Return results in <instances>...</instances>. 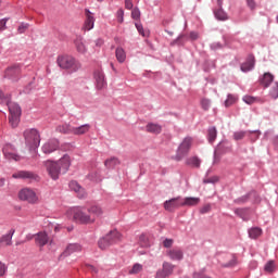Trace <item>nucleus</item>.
<instances>
[{
	"label": "nucleus",
	"mask_w": 278,
	"mask_h": 278,
	"mask_svg": "<svg viewBox=\"0 0 278 278\" xmlns=\"http://www.w3.org/2000/svg\"><path fill=\"white\" fill-rule=\"evenodd\" d=\"M56 64L63 71H71L72 73H77V71L81 68V63H79L73 55L68 54L59 55Z\"/></svg>",
	"instance_id": "1"
},
{
	"label": "nucleus",
	"mask_w": 278,
	"mask_h": 278,
	"mask_svg": "<svg viewBox=\"0 0 278 278\" xmlns=\"http://www.w3.org/2000/svg\"><path fill=\"white\" fill-rule=\"evenodd\" d=\"M71 212L75 223H79L80 225H92V223H94V217L90 216L86 207H74Z\"/></svg>",
	"instance_id": "2"
},
{
	"label": "nucleus",
	"mask_w": 278,
	"mask_h": 278,
	"mask_svg": "<svg viewBox=\"0 0 278 278\" xmlns=\"http://www.w3.org/2000/svg\"><path fill=\"white\" fill-rule=\"evenodd\" d=\"M24 138L30 149H38L40 147V132L38 130L34 128L25 130Z\"/></svg>",
	"instance_id": "3"
},
{
	"label": "nucleus",
	"mask_w": 278,
	"mask_h": 278,
	"mask_svg": "<svg viewBox=\"0 0 278 278\" xmlns=\"http://www.w3.org/2000/svg\"><path fill=\"white\" fill-rule=\"evenodd\" d=\"M192 142H194L192 137H186L181 141V143L178 146L177 153H176L177 162H181V160L184 157H186V155H188V153H190V149L192 148Z\"/></svg>",
	"instance_id": "4"
},
{
	"label": "nucleus",
	"mask_w": 278,
	"mask_h": 278,
	"mask_svg": "<svg viewBox=\"0 0 278 278\" xmlns=\"http://www.w3.org/2000/svg\"><path fill=\"white\" fill-rule=\"evenodd\" d=\"M43 166L49 177H51V179H53L54 181L60 179V174L62 173V169L60 168V165L58 162L48 160L43 162Z\"/></svg>",
	"instance_id": "5"
},
{
	"label": "nucleus",
	"mask_w": 278,
	"mask_h": 278,
	"mask_svg": "<svg viewBox=\"0 0 278 278\" xmlns=\"http://www.w3.org/2000/svg\"><path fill=\"white\" fill-rule=\"evenodd\" d=\"M18 199L20 201H25L26 203H30L31 205L38 203V194H36V191H34V189L30 188H24L20 190Z\"/></svg>",
	"instance_id": "6"
},
{
	"label": "nucleus",
	"mask_w": 278,
	"mask_h": 278,
	"mask_svg": "<svg viewBox=\"0 0 278 278\" xmlns=\"http://www.w3.org/2000/svg\"><path fill=\"white\" fill-rule=\"evenodd\" d=\"M123 238V236L121 235V232H118V230H112L110 233H108L105 237L101 238L98 241V247L99 249H105V245H103V242H106L111 244H116V242H121V239Z\"/></svg>",
	"instance_id": "7"
},
{
	"label": "nucleus",
	"mask_w": 278,
	"mask_h": 278,
	"mask_svg": "<svg viewBox=\"0 0 278 278\" xmlns=\"http://www.w3.org/2000/svg\"><path fill=\"white\" fill-rule=\"evenodd\" d=\"M2 151L5 160H9V162H21V155L16 153L14 146L7 144Z\"/></svg>",
	"instance_id": "8"
},
{
	"label": "nucleus",
	"mask_w": 278,
	"mask_h": 278,
	"mask_svg": "<svg viewBox=\"0 0 278 278\" xmlns=\"http://www.w3.org/2000/svg\"><path fill=\"white\" fill-rule=\"evenodd\" d=\"M60 149V141L58 139H49L43 146L41 147L42 153L49 155L54 151Z\"/></svg>",
	"instance_id": "9"
},
{
	"label": "nucleus",
	"mask_w": 278,
	"mask_h": 278,
	"mask_svg": "<svg viewBox=\"0 0 278 278\" xmlns=\"http://www.w3.org/2000/svg\"><path fill=\"white\" fill-rule=\"evenodd\" d=\"M4 77L11 79V81H18L21 79V66L13 65L5 70Z\"/></svg>",
	"instance_id": "10"
},
{
	"label": "nucleus",
	"mask_w": 278,
	"mask_h": 278,
	"mask_svg": "<svg viewBox=\"0 0 278 278\" xmlns=\"http://www.w3.org/2000/svg\"><path fill=\"white\" fill-rule=\"evenodd\" d=\"M93 77L96 80L97 90H103L104 88H108V83L105 81V74H103V71H96Z\"/></svg>",
	"instance_id": "11"
},
{
	"label": "nucleus",
	"mask_w": 278,
	"mask_h": 278,
	"mask_svg": "<svg viewBox=\"0 0 278 278\" xmlns=\"http://www.w3.org/2000/svg\"><path fill=\"white\" fill-rule=\"evenodd\" d=\"M173 270H174L173 264H170L168 262H164L162 269H159L156 271L155 278L170 277V275H173Z\"/></svg>",
	"instance_id": "12"
},
{
	"label": "nucleus",
	"mask_w": 278,
	"mask_h": 278,
	"mask_svg": "<svg viewBox=\"0 0 278 278\" xmlns=\"http://www.w3.org/2000/svg\"><path fill=\"white\" fill-rule=\"evenodd\" d=\"M14 233H16V230L14 228H11L8 230L7 233L0 236V249L1 247H12V238H14Z\"/></svg>",
	"instance_id": "13"
},
{
	"label": "nucleus",
	"mask_w": 278,
	"mask_h": 278,
	"mask_svg": "<svg viewBox=\"0 0 278 278\" xmlns=\"http://www.w3.org/2000/svg\"><path fill=\"white\" fill-rule=\"evenodd\" d=\"M0 103H7L10 112V116H21V106L14 102L8 101L5 97L2 96V99L0 100Z\"/></svg>",
	"instance_id": "14"
},
{
	"label": "nucleus",
	"mask_w": 278,
	"mask_h": 278,
	"mask_svg": "<svg viewBox=\"0 0 278 278\" xmlns=\"http://www.w3.org/2000/svg\"><path fill=\"white\" fill-rule=\"evenodd\" d=\"M80 251H81V245L79 243H71L66 247L64 252L60 255L59 260L68 257V255H73V253H79Z\"/></svg>",
	"instance_id": "15"
},
{
	"label": "nucleus",
	"mask_w": 278,
	"mask_h": 278,
	"mask_svg": "<svg viewBox=\"0 0 278 278\" xmlns=\"http://www.w3.org/2000/svg\"><path fill=\"white\" fill-rule=\"evenodd\" d=\"M85 25L84 28L86 29V31H90V29L94 28V14L92 12H90V10L85 9Z\"/></svg>",
	"instance_id": "16"
},
{
	"label": "nucleus",
	"mask_w": 278,
	"mask_h": 278,
	"mask_svg": "<svg viewBox=\"0 0 278 278\" xmlns=\"http://www.w3.org/2000/svg\"><path fill=\"white\" fill-rule=\"evenodd\" d=\"M35 244H37V247H46V244H49V235H47V232L45 231H40L38 233L35 235Z\"/></svg>",
	"instance_id": "17"
},
{
	"label": "nucleus",
	"mask_w": 278,
	"mask_h": 278,
	"mask_svg": "<svg viewBox=\"0 0 278 278\" xmlns=\"http://www.w3.org/2000/svg\"><path fill=\"white\" fill-rule=\"evenodd\" d=\"M87 212L89 216L93 217V223L99 218V216H103V208L100 205L92 204L87 207Z\"/></svg>",
	"instance_id": "18"
},
{
	"label": "nucleus",
	"mask_w": 278,
	"mask_h": 278,
	"mask_svg": "<svg viewBox=\"0 0 278 278\" xmlns=\"http://www.w3.org/2000/svg\"><path fill=\"white\" fill-rule=\"evenodd\" d=\"M13 179H38V175L27 172V170H20L12 175Z\"/></svg>",
	"instance_id": "19"
},
{
	"label": "nucleus",
	"mask_w": 278,
	"mask_h": 278,
	"mask_svg": "<svg viewBox=\"0 0 278 278\" xmlns=\"http://www.w3.org/2000/svg\"><path fill=\"white\" fill-rule=\"evenodd\" d=\"M56 163H59V168H61L62 173H67L68 168H71V156L65 154Z\"/></svg>",
	"instance_id": "20"
},
{
	"label": "nucleus",
	"mask_w": 278,
	"mask_h": 278,
	"mask_svg": "<svg viewBox=\"0 0 278 278\" xmlns=\"http://www.w3.org/2000/svg\"><path fill=\"white\" fill-rule=\"evenodd\" d=\"M255 66V56L249 55L247 61L241 64V71L243 73H249V71H253Z\"/></svg>",
	"instance_id": "21"
},
{
	"label": "nucleus",
	"mask_w": 278,
	"mask_h": 278,
	"mask_svg": "<svg viewBox=\"0 0 278 278\" xmlns=\"http://www.w3.org/2000/svg\"><path fill=\"white\" fill-rule=\"evenodd\" d=\"M90 131V124H84L78 127L72 126V135L73 136H84L85 134H88Z\"/></svg>",
	"instance_id": "22"
},
{
	"label": "nucleus",
	"mask_w": 278,
	"mask_h": 278,
	"mask_svg": "<svg viewBox=\"0 0 278 278\" xmlns=\"http://www.w3.org/2000/svg\"><path fill=\"white\" fill-rule=\"evenodd\" d=\"M70 188L71 190H74V192H77L79 199H84V197H86V191L84 190V188H81V186H79L77 181L72 180L70 182Z\"/></svg>",
	"instance_id": "23"
},
{
	"label": "nucleus",
	"mask_w": 278,
	"mask_h": 278,
	"mask_svg": "<svg viewBox=\"0 0 278 278\" xmlns=\"http://www.w3.org/2000/svg\"><path fill=\"white\" fill-rule=\"evenodd\" d=\"M74 45H75L78 53L84 54L88 51V49L86 48V43L84 42V38H81V37H77L74 40Z\"/></svg>",
	"instance_id": "24"
},
{
	"label": "nucleus",
	"mask_w": 278,
	"mask_h": 278,
	"mask_svg": "<svg viewBox=\"0 0 278 278\" xmlns=\"http://www.w3.org/2000/svg\"><path fill=\"white\" fill-rule=\"evenodd\" d=\"M186 164L191 168H201V159L199 156H190L186 160Z\"/></svg>",
	"instance_id": "25"
},
{
	"label": "nucleus",
	"mask_w": 278,
	"mask_h": 278,
	"mask_svg": "<svg viewBox=\"0 0 278 278\" xmlns=\"http://www.w3.org/2000/svg\"><path fill=\"white\" fill-rule=\"evenodd\" d=\"M146 130L148 131V134H162V126L159 124L149 123L146 126Z\"/></svg>",
	"instance_id": "26"
},
{
	"label": "nucleus",
	"mask_w": 278,
	"mask_h": 278,
	"mask_svg": "<svg viewBox=\"0 0 278 278\" xmlns=\"http://www.w3.org/2000/svg\"><path fill=\"white\" fill-rule=\"evenodd\" d=\"M115 58H116L117 62H119V64H123V62H125V60H127V53L125 52V49H123L121 47L116 48Z\"/></svg>",
	"instance_id": "27"
},
{
	"label": "nucleus",
	"mask_w": 278,
	"mask_h": 278,
	"mask_svg": "<svg viewBox=\"0 0 278 278\" xmlns=\"http://www.w3.org/2000/svg\"><path fill=\"white\" fill-rule=\"evenodd\" d=\"M144 267L142 266V264L136 263L128 270V275H140Z\"/></svg>",
	"instance_id": "28"
},
{
	"label": "nucleus",
	"mask_w": 278,
	"mask_h": 278,
	"mask_svg": "<svg viewBox=\"0 0 278 278\" xmlns=\"http://www.w3.org/2000/svg\"><path fill=\"white\" fill-rule=\"evenodd\" d=\"M242 101H244V103H247L248 105H253V103H264L262 99L252 96H244L242 98Z\"/></svg>",
	"instance_id": "29"
},
{
	"label": "nucleus",
	"mask_w": 278,
	"mask_h": 278,
	"mask_svg": "<svg viewBox=\"0 0 278 278\" xmlns=\"http://www.w3.org/2000/svg\"><path fill=\"white\" fill-rule=\"evenodd\" d=\"M56 131H59V134H73V126L70 124L59 125Z\"/></svg>",
	"instance_id": "30"
},
{
	"label": "nucleus",
	"mask_w": 278,
	"mask_h": 278,
	"mask_svg": "<svg viewBox=\"0 0 278 278\" xmlns=\"http://www.w3.org/2000/svg\"><path fill=\"white\" fill-rule=\"evenodd\" d=\"M217 136H218V130H216V127L208 128V130H207V138H208V142L211 144L213 142H215Z\"/></svg>",
	"instance_id": "31"
},
{
	"label": "nucleus",
	"mask_w": 278,
	"mask_h": 278,
	"mask_svg": "<svg viewBox=\"0 0 278 278\" xmlns=\"http://www.w3.org/2000/svg\"><path fill=\"white\" fill-rule=\"evenodd\" d=\"M273 75L270 73H265L263 76V79L261 81V84L265 87L268 88L270 86V84H273Z\"/></svg>",
	"instance_id": "32"
},
{
	"label": "nucleus",
	"mask_w": 278,
	"mask_h": 278,
	"mask_svg": "<svg viewBox=\"0 0 278 278\" xmlns=\"http://www.w3.org/2000/svg\"><path fill=\"white\" fill-rule=\"evenodd\" d=\"M9 123L13 129L18 127V123H21V115H9Z\"/></svg>",
	"instance_id": "33"
},
{
	"label": "nucleus",
	"mask_w": 278,
	"mask_h": 278,
	"mask_svg": "<svg viewBox=\"0 0 278 278\" xmlns=\"http://www.w3.org/2000/svg\"><path fill=\"white\" fill-rule=\"evenodd\" d=\"M262 236V229L261 228H252L249 230V237L252 238V240H257Z\"/></svg>",
	"instance_id": "34"
},
{
	"label": "nucleus",
	"mask_w": 278,
	"mask_h": 278,
	"mask_svg": "<svg viewBox=\"0 0 278 278\" xmlns=\"http://www.w3.org/2000/svg\"><path fill=\"white\" fill-rule=\"evenodd\" d=\"M118 164H121V161H118L117 157H111L104 162L106 168H114V166H118Z\"/></svg>",
	"instance_id": "35"
},
{
	"label": "nucleus",
	"mask_w": 278,
	"mask_h": 278,
	"mask_svg": "<svg viewBox=\"0 0 278 278\" xmlns=\"http://www.w3.org/2000/svg\"><path fill=\"white\" fill-rule=\"evenodd\" d=\"M215 16L218 21H227V18H229L227 16V13H225V11H223V9L215 11Z\"/></svg>",
	"instance_id": "36"
},
{
	"label": "nucleus",
	"mask_w": 278,
	"mask_h": 278,
	"mask_svg": "<svg viewBox=\"0 0 278 278\" xmlns=\"http://www.w3.org/2000/svg\"><path fill=\"white\" fill-rule=\"evenodd\" d=\"M199 198H186L182 205H199Z\"/></svg>",
	"instance_id": "37"
},
{
	"label": "nucleus",
	"mask_w": 278,
	"mask_h": 278,
	"mask_svg": "<svg viewBox=\"0 0 278 278\" xmlns=\"http://www.w3.org/2000/svg\"><path fill=\"white\" fill-rule=\"evenodd\" d=\"M135 26L136 29L139 31L140 36H142L143 38H147V36H149V33L144 30V27L140 23L136 22Z\"/></svg>",
	"instance_id": "38"
},
{
	"label": "nucleus",
	"mask_w": 278,
	"mask_h": 278,
	"mask_svg": "<svg viewBox=\"0 0 278 278\" xmlns=\"http://www.w3.org/2000/svg\"><path fill=\"white\" fill-rule=\"evenodd\" d=\"M140 16H141L140 9L138 7L134 8L131 11V20L140 21Z\"/></svg>",
	"instance_id": "39"
},
{
	"label": "nucleus",
	"mask_w": 278,
	"mask_h": 278,
	"mask_svg": "<svg viewBox=\"0 0 278 278\" xmlns=\"http://www.w3.org/2000/svg\"><path fill=\"white\" fill-rule=\"evenodd\" d=\"M164 207L167 212H173L175 210V199H170L164 203Z\"/></svg>",
	"instance_id": "40"
},
{
	"label": "nucleus",
	"mask_w": 278,
	"mask_h": 278,
	"mask_svg": "<svg viewBox=\"0 0 278 278\" xmlns=\"http://www.w3.org/2000/svg\"><path fill=\"white\" fill-rule=\"evenodd\" d=\"M139 242L141 247H151V243H149V237H147L146 235H141L139 237Z\"/></svg>",
	"instance_id": "41"
},
{
	"label": "nucleus",
	"mask_w": 278,
	"mask_h": 278,
	"mask_svg": "<svg viewBox=\"0 0 278 278\" xmlns=\"http://www.w3.org/2000/svg\"><path fill=\"white\" fill-rule=\"evenodd\" d=\"M247 212H249V210L247 208H237L235 211V214H237V216H240V218H243V220H247Z\"/></svg>",
	"instance_id": "42"
},
{
	"label": "nucleus",
	"mask_w": 278,
	"mask_h": 278,
	"mask_svg": "<svg viewBox=\"0 0 278 278\" xmlns=\"http://www.w3.org/2000/svg\"><path fill=\"white\" fill-rule=\"evenodd\" d=\"M270 97H273V99H278V84L275 83L269 91Z\"/></svg>",
	"instance_id": "43"
},
{
	"label": "nucleus",
	"mask_w": 278,
	"mask_h": 278,
	"mask_svg": "<svg viewBox=\"0 0 278 278\" xmlns=\"http://www.w3.org/2000/svg\"><path fill=\"white\" fill-rule=\"evenodd\" d=\"M233 103H236V98L233 97V94H228L225 101V106L230 108V105H233Z\"/></svg>",
	"instance_id": "44"
},
{
	"label": "nucleus",
	"mask_w": 278,
	"mask_h": 278,
	"mask_svg": "<svg viewBox=\"0 0 278 278\" xmlns=\"http://www.w3.org/2000/svg\"><path fill=\"white\" fill-rule=\"evenodd\" d=\"M247 136V131L240 130L233 134V140H242Z\"/></svg>",
	"instance_id": "45"
},
{
	"label": "nucleus",
	"mask_w": 278,
	"mask_h": 278,
	"mask_svg": "<svg viewBox=\"0 0 278 278\" xmlns=\"http://www.w3.org/2000/svg\"><path fill=\"white\" fill-rule=\"evenodd\" d=\"M29 29V24L27 23H22L18 28H17V33L18 34H25L26 30Z\"/></svg>",
	"instance_id": "46"
},
{
	"label": "nucleus",
	"mask_w": 278,
	"mask_h": 278,
	"mask_svg": "<svg viewBox=\"0 0 278 278\" xmlns=\"http://www.w3.org/2000/svg\"><path fill=\"white\" fill-rule=\"evenodd\" d=\"M116 16H117V22L118 23H124L125 21V11H123V9H119L116 13Z\"/></svg>",
	"instance_id": "47"
},
{
	"label": "nucleus",
	"mask_w": 278,
	"mask_h": 278,
	"mask_svg": "<svg viewBox=\"0 0 278 278\" xmlns=\"http://www.w3.org/2000/svg\"><path fill=\"white\" fill-rule=\"evenodd\" d=\"M201 105H202V109L207 111V110H210V105H212V102L208 99H202Z\"/></svg>",
	"instance_id": "48"
},
{
	"label": "nucleus",
	"mask_w": 278,
	"mask_h": 278,
	"mask_svg": "<svg viewBox=\"0 0 278 278\" xmlns=\"http://www.w3.org/2000/svg\"><path fill=\"white\" fill-rule=\"evenodd\" d=\"M273 270H275V263L273 261H269L266 265H265V271L266 273H273Z\"/></svg>",
	"instance_id": "49"
},
{
	"label": "nucleus",
	"mask_w": 278,
	"mask_h": 278,
	"mask_svg": "<svg viewBox=\"0 0 278 278\" xmlns=\"http://www.w3.org/2000/svg\"><path fill=\"white\" fill-rule=\"evenodd\" d=\"M204 184H218V176H213L203 180Z\"/></svg>",
	"instance_id": "50"
},
{
	"label": "nucleus",
	"mask_w": 278,
	"mask_h": 278,
	"mask_svg": "<svg viewBox=\"0 0 278 278\" xmlns=\"http://www.w3.org/2000/svg\"><path fill=\"white\" fill-rule=\"evenodd\" d=\"M174 240L173 239H165L164 241H163V247H164V249H170V247H173V244H174Z\"/></svg>",
	"instance_id": "51"
},
{
	"label": "nucleus",
	"mask_w": 278,
	"mask_h": 278,
	"mask_svg": "<svg viewBox=\"0 0 278 278\" xmlns=\"http://www.w3.org/2000/svg\"><path fill=\"white\" fill-rule=\"evenodd\" d=\"M7 24H8V18L0 20V31L8 29V27L5 26Z\"/></svg>",
	"instance_id": "52"
},
{
	"label": "nucleus",
	"mask_w": 278,
	"mask_h": 278,
	"mask_svg": "<svg viewBox=\"0 0 278 278\" xmlns=\"http://www.w3.org/2000/svg\"><path fill=\"white\" fill-rule=\"evenodd\" d=\"M210 210H212V206H211L210 204H206V205H204V206L200 210V212H201V214H207V212H210Z\"/></svg>",
	"instance_id": "53"
},
{
	"label": "nucleus",
	"mask_w": 278,
	"mask_h": 278,
	"mask_svg": "<svg viewBox=\"0 0 278 278\" xmlns=\"http://www.w3.org/2000/svg\"><path fill=\"white\" fill-rule=\"evenodd\" d=\"M175 260H184V252L181 250H176Z\"/></svg>",
	"instance_id": "54"
},
{
	"label": "nucleus",
	"mask_w": 278,
	"mask_h": 278,
	"mask_svg": "<svg viewBox=\"0 0 278 278\" xmlns=\"http://www.w3.org/2000/svg\"><path fill=\"white\" fill-rule=\"evenodd\" d=\"M125 8H126V10L134 9V3L131 2V0H125Z\"/></svg>",
	"instance_id": "55"
},
{
	"label": "nucleus",
	"mask_w": 278,
	"mask_h": 278,
	"mask_svg": "<svg viewBox=\"0 0 278 278\" xmlns=\"http://www.w3.org/2000/svg\"><path fill=\"white\" fill-rule=\"evenodd\" d=\"M5 270H7L5 264L0 262V277H3L5 275Z\"/></svg>",
	"instance_id": "56"
},
{
	"label": "nucleus",
	"mask_w": 278,
	"mask_h": 278,
	"mask_svg": "<svg viewBox=\"0 0 278 278\" xmlns=\"http://www.w3.org/2000/svg\"><path fill=\"white\" fill-rule=\"evenodd\" d=\"M247 3L251 10H255V5H256L255 0H247Z\"/></svg>",
	"instance_id": "57"
},
{
	"label": "nucleus",
	"mask_w": 278,
	"mask_h": 278,
	"mask_svg": "<svg viewBox=\"0 0 278 278\" xmlns=\"http://www.w3.org/2000/svg\"><path fill=\"white\" fill-rule=\"evenodd\" d=\"M189 38L191 40H198L199 39V33L191 31L190 35H189Z\"/></svg>",
	"instance_id": "58"
},
{
	"label": "nucleus",
	"mask_w": 278,
	"mask_h": 278,
	"mask_svg": "<svg viewBox=\"0 0 278 278\" xmlns=\"http://www.w3.org/2000/svg\"><path fill=\"white\" fill-rule=\"evenodd\" d=\"M34 238H36V235H27V236L25 237L24 242H29V241L34 240Z\"/></svg>",
	"instance_id": "59"
},
{
	"label": "nucleus",
	"mask_w": 278,
	"mask_h": 278,
	"mask_svg": "<svg viewBox=\"0 0 278 278\" xmlns=\"http://www.w3.org/2000/svg\"><path fill=\"white\" fill-rule=\"evenodd\" d=\"M102 244L104 247V248H100L102 251H105V249H109L110 247H112V242L111 241H109V243L108 242H102Z\"/></svg>",
	"instance_id": "60"
},
{
	"label": "nucleus",
	"mask_w": 278,
	"mask_h": 278,
	"mask_svg": "<svg viewBox=\"0 0 278 278\" xmlns=\"http://www.w3.org/2000/svg\"><path fill=\"white\" fill-rule=\"evenodd\" d=\"M249 134H250V136H255L256 138H260V135L262 134V132H260V130H254V131H249Z\"/></svg>",
	"instance_id": "61"
},
{
	"label": "nucleus",
	"mask_w": 278,
	"mask_h": 278,
	"mask_svg": "<svg viewBox=\"0 0 278 278\" xmlns=\"http://www.w3.org/2000/svg\"><path fill=\"white\" fill-rule=\"evenodd\" d=\"M94 45H96V47H102V45H103V39H97V40L94 41Z\"/></svg>",
	"instance_id": "62"
},
{
	"label": "nucleus",
	"mask_w": 278,
	"mask_h": 278,
	"mask_svg": "<svg viewBox=\"0 0 278 278\" xmlns=\"http://www.w3.org/2000/svg\"><path fill=\"white\" fill-rule=\"evenodd\" d=\"M88 270H91L92 273H98L97 268L92 265H88Z\"/></svg>",
	"instance_id": "63"
},
{
	"label": "nucleus",
	"mask_w": 278,
	"mask_h": 278,
	"mask_svg": "<svg viewBox=\"0 0 278 278\" xmlns=\"http://www.w3.org/2000/svg\"><path fill=\"white\" fill-rule=\"evenodd\" d=\"M274 144H275V148L277 149V151H278V136L275 138V140H274Z\"/></svg>",
	"instance_id": "64"
}]
</instances>
